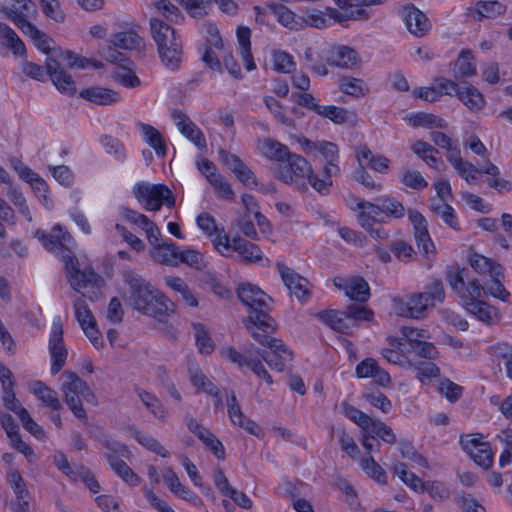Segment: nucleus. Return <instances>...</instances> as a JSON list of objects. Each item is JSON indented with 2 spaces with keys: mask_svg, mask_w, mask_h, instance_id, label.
Here are the masks:
<instances>
[{
  "mask_svg": "<svg viewBox=\"0 0 512 512\" xmlns=\"http://www.w3.org/2000/svg\"><path fill=\"white\" fill-rule=\"evenodd\" d=\"M468 260L470 266L478 274L490 277H497L502 274V266L500 264L481 254L471 253Z\"/></svg>",
  "mask_w": 512,
  "mask_h": 512,
  "instance_id": "obj_34",
  "label": "nucleus"
},
{
  "mask_svg": "<svg viewBox=\"0 0 512 512\" xmlns=\"http://www.w3.org/2000/svg\"><path fill=\"white\" fill-rule=\"evenodd\" d=\"M250 37L251 31L249 28L239 27L237 29V39L239 43L240 54L244 62V65L248 71H251L256 68L251 54Z\"/></svg>",
  "mask_w": 512,
  "mask_h": 512,
  "instance_id": "obj_42",
  "label": "nucleus"
},
{
  "mask_svg": "<svg viewBox=\"0 0 512 512\" xmlns=\"http://www.w3.org/2000/svg\"><path fill=\"white\" fill-rule=\"evenodd\" d=\"M237 294L241 302L251 310V314L267 313L271 299L259 287L243 283L238 287Z\"/></svg>",
  "mask_w": 512,
  "mask_h": 512,
  "instance_id": "obj_14",
  "label": "nucleus"
},
{
  "mask_svg": "<svg viewBox=\"0 0 512 512\" xmlns=\"http://www.w3.org/2000/svg\"><path fill=\"white\" fill-rule=\"evenodd\" d=\"M128 284L131 289L130 303L135 310L159 320L172 311L171 302L143 278L128 275Z\"/></svg>",
  "mask_w": 512,
  "mask_h": 512,
  "instance_id": "obj_2",
  "label": "nucleus"
},
{
  "mask_svg": "<svg viewBox=\"0 0 512 512\" xmlns=\"http://www.w3.org/2000/svg\"><path fill=\"white\" fill-rule=\"evenodd\" d=\"M339 289L345 292V295L351 300L365 302L370 296L368 283L362 277H352L339 285Z\"/></svg>",
  "mask_w": 512,
  "mask_h": 512,
  "instance_id": "obj_32",
  "label": "nucleus"
},
{
  "mask_svg": "<svg viewBox=\"0 0 512 512\" xmlns=\"http://www.w3.org/2000/svg\"><path fill=\"white\" fill-rule=\"evenodd\" d=\"M96 440L101 444L102 447L108 450L106 454H113L116 457H128L130 451L128 448L115 440L111 435L106 432H100L96 435Z\"/></svg>",
  "mask_w": 512,
  "mask_h": 512,
  "instance_id": "obj_51",
  "label": "nucleus"
},
{
  "mask_svg": "<svg viewBox=\"0 0 512 512\" xmlns=\"http://www.w3.org/2000/svg\"><path fill=\"white\" fill-rule=\"evenodd\" d=\"M403 15L406 27L412 35L423 37L431 29V23L428 17L416 7H405Z\"/></svg>",
  "mask_w": 512,
  "mask_h": 512,
  "instance_id": "obj_23",
  "label": "nucleus"
},
{
  "mask_svg": "<svg viewBox=\"0 0 512 512\" xmlns=\"http://www.w3.org/2000/svg\"><path fill=\"white\" fill-rule=\"evenodd\" d=\"M111 43L118 48L132 50L142 44V38L133 30L116 33L111 38Z\"/></svg>",
  "mask_w": 512,
  "mask_h": 512,
  "instance_id": "obj_50",
  "label": "nucleus"
},
{
  "mask_svg": "<svg viewBox=\"0 0 512 512\" xmlns=\"http://www.w3.org/2000/svg\"><path fill=\"white\" fill-rule=\"evenodd\" d=\"M80 97L97 105H112L120 101V94L105 87H90L80 91Z\"/></svg>",
  "mask_w": 512,
  "mask_h": 512,
  "instance_id": "obj_26",
  "label": "nucleus"
},
{
  "mask_svg": "<svg viewBox=\"0 0 512 512\" xmlns=\"http://www.w3.org/2000/svg\"><path fill=\"white\" fill-rule=\"evenodd\" d=\"M481 434L461 436L460 443L465 452L479 466L488 469L493 463V452L488 442H484Z\"/></svg>",
  "mask_w": 512,
  "mask_h": 512,
  "instance_id": "obj_10",
  "label": "nucleus"
},
{
  "mask_svg": "<svg viewBox=\"0 0 512 512\" xmlns=\"http://www.w3.org/2000/svg\"><path fill=\"white\" fill-rule=\"evenodd\" d=\"M476 74V63L473 53L469 49H464L460 52L454 65V76L471 77Z\"/></svg>",
  "mask_w": 512,
  "mask_h": 512,
  "instance_id": "obj_38",
  "label": "nucleus"
},
{
  "mask_svg": "<svg viewBox=\"0 0 512 512\" xmlns=\"http://www.w3.org/2000/svg\"><path fill=\"white\" fill-rule=\"evenodd\" d=\"M401 183L414 190H422L428 186V182L419 171L410 169L403 170L401 174Z\"/></svg>",
  "mask_w": 512,
  "mask_h": 512,
  "instance_id": "obj_57",
  "label": "nucleus"
},
{
  "mask_svg": "<svg viewBox=\"0 0 512 512\" xmlns=\"http://www.w3.org/2000/svg\"><path fill=\"white\" fill-rule=\"evenodd\" d=\"M112 78L127 88H135L141 84L140 79L133 72L132 65H128V68H119L112 72Z\"/></svg>",
  "mask_w": 512,
  "mask_h": 512,
  "instance_id": "obj_56",
  "label": "nucleus"
},
{
  "mask_svg": "<svg viewBox=\"0 0 512 512\" xmlns=\"http://www.w3.org/2000/svg\"><path fill=\"white\" fill-rule=\"evenodd\" d=\"M164 282L169 288L180 294L182 300L187 306L196 307L198 305L197 298L182 278L166 276L164 278Z\"/></svg>",
  "mask_w": 512,
  "mask_h": 512,
  "instance_id": "obj_41",
  "label": "nucleus"
},
{
  "mask_svg": "<svg viewBox=\"0 0 512 512\" xmlns=\"http://www.w3.org/2000/svg\"><path fill=\"white\" fill-rule=\"evenodd\" d=\"M136 393L140 401L150 411V413L154 415V417L162 421L166 419L168 412L162 402L155 395L143 389H137Z\"/></svg>",
  "mask_w": 512,
  "mask_h": 512,
  "instance_id": "obj_44",
  "label": "nucleus"
},
{
  "mask_svg": "<svg viewBox=\"0 0 512 512\" xmlns=\"http://www.w3.org/2000/svg\"><path fill=\"white\" fill-rule=\"evenodd\" d=\"M273 12L277 21L291 30L302 28V16L296 15L284 5L275 6Z\"/></svg>",
  "mask_w": 512,
  "mask_h": 512,
  "instance_id": "obj_48",
  "label": "nucleus"
},
{
  "mask_svg": "<svg viewBox=\"0 0 512 512\" xmlns=\"http://www.w3.org/2000/svg\"><path fill=\"white\" fill-rule=\"evenodd\" d=\"M317 317L337 332L349 334L352 329V321L346 312L338 310L322 311L317 314Z\"/></svg>",
  "mask_w": 512,
  "mask_h": 512,
  "instance_id": "obj_30",
  "label": "nucleus"
},
{
  "mask_svg": "<svg viewBox=\"0 0 512 512\" xmlns=\"http://www.w3.org/2000/svg\"><path fill=\"white\" fill-rule=\"evenodd\" d=\"M430 210L453 230L460 229L455 210L446 202L431 199Z\"/></svg>",
  "mask_w": 512,
  "mask_h": 512,
  "instance_id": "obj_37",
  "label": "nucleus"
},
{
  "mask_svg": "<svg viewBox=\"0 0 512 512\" xmlns=\"http://www.w3.org/2000/svg\"><path fill=\"white\" fill-rule=\"evenodd\" d=\"M30 392L33 393L46 407H49L54 411L61 409L62 405L57 392L48 387L44 382L34 381L31 383Z\"/></svg>",
  "mask_w": 512,
  "mask_h": 512,
  "instance_id": "obj_33",
  "label": "nucleus"
},
{
  "mask_svg": "<svg viewBox=\"0 0 512 512\" xmlns=\"http://www.w3.org/2000/svg\"><path fill=\"white\" fill-rule=\"evenodd\" d=\"M274 69L282 73H290L294 68V61L290 54L281 50L272 52Z\"/></svg>",
  "mask_w": 512,
  "mask_h": 512,
  "instance_id": "obj_62",
  "label": "nucleus"
},
{
  "mask_svg": "<svg viewBox=\"0 0 512 512\" xmlns=\"http://www.w3.org/2000/svg\"><path fill=\"white\" fill-rule=\"evenodd\" d=\"M49 350L51 354V373L55 375L65 365L68 355L63 341V326L59 317H56L52 322Z\"/></svg>",
  "mask_w": 512,
  "mask_h": 512,
  "instance_id": "obj_12",
  "label": "nucleus"
},
{
  "mask_svg": "<svg viewBox=\"0 0 512 512\" xmlns=\"http://www.w3.org/2000/svg\"><path fill=\"white\" fill-rule=\"evenodd\" d=\"M381 203L382 213L387 216L400 219L405 215V208L398 200L393 197H383L379 199Z\"/></svg>",
  "mask_w": 512,
  "mask_h": 512,
  "instance_id": "obj_59",
  "label": "nucleus"
},
{
  "mask_svg": "<svg viewBox=\"0 0 512 512\" xmlns=\"http://www.w3.org/2000/svg\"><path fill=\"white\" fill-rule=\"evenodd\" d=\"M0 44L11 49L16 56H22L26 52L23 41L16 32L5 23L0 22Z\"/></svg>",
  "mask_w": 512,
  "mask_h": 512,
  "instance_id": "obj_36",
  "label": "nucleus"
},
{
  "mask_svg": "<svg viewBox=\"0 0 512 512\" xmlns=\"http://www.w3.org/2000/svg\"><path fill=\"white\" fill-rule=\"evenodd\" d=\"M196 345L200 353L210 354L214 350V343L206 328L200 324H193Z\"/></svg>",
  "mask_w": 512,
  "mask_h": 512,
  "instance_id": "obj_54",
  "label": "nucleus"
},
{
  "mask_svg": "<svg viewBox=\"0 0 512 512\" xmlns=\"http://www.w3.org/2000/svg\"><path fill=\"white\" fill-rule=\"evenodd\" d=\"M145 143L151 147L158 157H164L167 152L165 139L161 132L154 126L146 123H138Z\"/></svg>",
  "mask_w": 512,
  "mask_h": 512,
  "instance_id": "obj_31",
  "label": "nucleus"
},
{
  "mask_svg": "<svg viewBox=\"0 0 512 512\" xmlns=\"http://www.w3.org/2000/svg\"><path fill=\"white\" fill-rule=\"evenodd\" d=\"M456 96L471 111H480L485 106L482 93L467 82L459 85Z\"/></svg>",
  "mask_w": 512,
  "mask_h": 512,
  "instance_id": "obj_28",
  "label": "nucleus"
},
{
  "mask_svg": "<svg viewBox=\"0 0 512 512\" xmlns=\"http://www.w3.org/2000/svg\"><path fill=\"white\" fill-rule=\"evenodd\" d=\"M179 247L171 241H165L150 250V257L155 262L167 265L178 266Z\"/></svg>",
  "mask_w": 512,
  "mask_h": 512,
  "instance_id": "obj_29",
  "label": "nucleus"
},
{
  "mask_svg": "<svg viewBox=\"0 0 512 512\" xmlns=\"http://www.w3.org/2000/svg\"><path fill=\"white\" fill-rule=\"evenodd\" d=\"M150 28L154 41L157 44L159 57L163 65L169 70H177L183 58L182 41L174 28L164 21L152 18Z\"/></svg>",
  "mask_w": 512,
  "mask_h": 512,
  "instance_id": "obj_4",
  "label": "nucleus"
},
{
  "mask_svg": "<svg viewBox=\"0 0 512 512\" xmlns=\"http://www.w3.org/2000/svg\"><path fill=\"white\" fill-rule=\"evenodd\" d=\"M342 413L358 425L363 431L369 432L371 424H373V418L359 410L358 408L343 402L341 404Z\"/></svg>",
  "mask_w": 512,
  "mask_h": 512,
  "instance_id": "obj_47",
  "label": "nucleus"
},
{
  "mask_svg": "<svg viewBox=\"0 0 512 512\" xmlns=\"http://www.w3.org/2000/svg\"><path fill=\"white\" fill-rule=\"evenodd\" d=\"M226 395V405L228 408V415L231 422L234 425L243 424V420H245V415L242 413L241 408L238 404L236 395L233 391L225 390Z\"/></svg>",
  "mask_w": 512,
  "mask_h": 512,
  "instance_id": "obj_60",
  "label": "nucleus"
},
{
  "mask_svg": "<svg viewBox=\"0 0 512 512\" xmlns=\"http://www.w3.org/2000/svg\"><path fill=\"white\" fill-rule=\"evenodd\" d=\"M257 149L263 157L270 161L280 163V165L284 163L292 153L285 144L270 137L259 139Z\"/></svg>",
  "mask_w": 512,
  "mask_h": 512,
  "instance_id": "obj_24",
  "label": "nucleus"
},
{
  "mask_svg": "<svg viewBox=\"0 0 512 512\" xmlns=\"http://www.w3.org/2000/svg\"><path fill=\"white\" fill-rule=\"evenodd\" d=\"M134 194L149 211H158L162 205L169 208L175 205L172 191L163 184L138 183L134 188Z\"/></svg>",
  "mask_w": 512,
  "mask_h": 512,
  "instance_id": "obj_7",
  "label": "nucleus"
},
{
  "mask_svg": "<svg viewBox=\"0 0 512 512\" xmlns=\"http://www.w3.org/2000/svg\"><path fill=\"white\" fill-rule=\"evenodd\" d=\"M213 245L225 257H229L233 252H237L246 261L258 262L263 256L262 251L257 245L239 236L230 239L226 234H218L213 240Z\"/></svg>",
  "mask_w": 512,
  "mask_h": 512,
  "instance_id": "obj_8",
  "label": "nucleus"
},
{
  "mask_svg": "<svg viewBox=\"0 0 512 512\" xmlns=\"http://www.w3.org/2000/svg\"><path fill=\"white\" fill-rule=\"evenodd\" d=\"M105 459L109 463L111 469L127 484L136 486L139 484V477L134 471L119 457L113 454H104Z\"/></svg>",
  "mask_w": 512,
  "mask_h": 512,
  "instance_id": "obj_35",
  "label": "nucleus"
},
{
  "mask_svg": "<svg viewBox=\"0 0 512 512\" xmlns=\"http://www.w3.org/2000/svg\"><path fill=\"white\" fill-rule=\"evenodd\" d=\"M245 325L252 338L262 346L267 347L269 340L274 339L272 334L276 325L267 313L250 314Z\"/></svg>",
  "mask_w": 512,
  "mask_h": 512,
  "instance_id": "obj_13",
  "label": "nucleus"
},
{
  "mask_svg": "<svg viewBox=\"0 0 512 512\" xmlns=\"http://www.w3.org/2000/svg\"><path fill=\"white\" fill-rule=\"evenodd\" d=\"M393 307L397 315L406 318L420 319L426 315L429 308L433 305L429 301V296L423 292L412 293L406 297H397L393 300Z\"/></svg>",
  "mask_w": 512,
  "mask_h": 512,
  "instance_id": "obj_9",
  "label": "nucleus"
},
{
  "mask_svg": "<svg viewBox=\"0 0 512 512\" xmlns=\"http://www.w3.org/2000/svg\"><path fill=\"white\" fill-rule=\"evenodd\" d=\"M7 196L9 200L18 208V212L27 220L31 221L32 217L30 210L23 194L17 188L9 184V187L7 188Z\"/></svg>",
  "mask_w": 512,
  "mask_h": 512,
  "instance_id": "obj_61",
  "label": "nucleus"
},
{
  "mask_svg": "<svg viewBox=\"0 0 512 512\" xmlns=\"http://www.w3.org/2000/svg\"><path fill=\"white\" fill-rule=\"evenodd\" d=\"M408 217L413 225L417 246L422 252L428 255L434 250V244L430 238L427 221L417 210H408Z\"/></svg>",
  "mask_w": 512,
  "mask_h": 512,
  "instance_id": "obj_22",
  "label": "nucleus"
},
{
  "mask_svg": "<svg viewBox=\"0 0 512 512\" xmlns=\"http://www.w3.org/2000/svg\"><path fill=\"white\" fill-rule=\"evenodd\" d=\"M409 124L412 127L441 128L444 126V120L433 114L416 113L409 118Z\"/></svg>",
  "mask_w": 512,
  "mask_h": 512,
  "instance_id": "obj_55",
  "label": "nucleus"
},
{
  "mask_svg": "<svg viewBox=\"0 0 512 512\" xmlns=\"http://www.w3.org/2000/svg\"><path fill=\"white\" fill-rule=\"evenodd\" d=\"M348 17L334 8H327L326 12L320 10L307 11L302 16V28L309 26L322 29L330 26L332 23H344Z\"/></svg>",
  "mask_w": 512,
  "mask_h": 512,
  "instance_id": "obj_17",
  "label": "nucleus"
},
{
  "mask_svg": "<svg viewBox=\"0 0 512 512\" xmlns=\"http://www.w3.org/2000/svg\"><path fill=\"white\" fill-rule=\"evenodd\" d=\"M171 117L181 134L193 142L200 150L206 148L207 144L203 133L187 115L179 110H173Z\"/></svg>",
  "mask_w": 512,
  "mask_h": 512,
  "instance_id": "obj_20",
  "label": "nucleus"
},
{
  "mask_svg": "<svg viewBox=\"0 0 512 512\" xmlns=\"http://www.w3.org/2000/svg\"><path fill=\"white\" fill-rule=\"evenodd\" d=\"M7 482L15 494V501L12 503L13 510L29 512L31 496L19 471L11 468L8 471Z\"/></svg>",
  "mask_w": 512,
  "mask_h": 512,
  "instance_id": "obj_18",
  "label": "nucleus"
},
{
  "mask_svg": "<svg viewBox=\"0 0 512 512\" xmlns=\"http://www.w3.org/2000/svg\"><path fill=\"white\" fill-rule=\"evenodd\" d=\"M298 143L306 154H318L324 159L320 178H313V189L321 195L329 194L333 185L332 177L340 174L338 145L326 140L311 141L305 137L299 138Z\"/></svg>",
  "mask_w": 512,
  "mask_h": 512,
  "instance_id": "obj_3",
  "label": "nucleus"
},
{
  "mask_svg": "<svg viewBox=\"0 0 512 512\" xmlns=\"http://www.w3.org/2000/svg\"><path fill=\"white\" fill-rule=\"evenodd\" d=\"M36 236L47 250L54 253L64 263L68 282L76 292L86 296L83 289L102 286V277L92 268L79 269L78 259L72 252L73 241L69 232L58 225L52 229L51 233L37 231Z\"/></svg>",
  "mask_w": 512,
  "mask_h": 512,
  "instance_id": "obj_1",
  "label": "nucleus"
},
{
  "mask_svg": "<svg viewBox=\"0 0 512 512\" xmlns=\"http://www.w3.org/2000/svg\"><path fill=\"white\" fill-rule=\"evenodd\" d=\"M275 177L281 182L301 189H307L306 181L313 188V178H320L314 173L310 162L303 156L291 153L275 171Z\"/></svg>",
  "mask_w": 512,
  "mask_h": 512,
  "instance_id": "obj_5",
  "label": "nucleus"
},
{
  "mask_svg": "<svg viewBox=\"0 0 512 512\" xmlns=\"http://www.w3.org/2000/svg\"><path fill=\"white\" fill-rule=\"evenodd\" d=\"M75 317L81 327L88 324H96L95 318L88 305L80 297L73 302Z\"/></svg>",
  "mask_w": 512,
  "mask_h": 512,
  "instance_id": "obj_58",
  "label": "nucleus"
},
{
  "mask_svg": "<svg viewBox=\"0 0 512 512\" xmlns=\"http://www.w3.org/2000/svg\"><path fill=\"white\" fill-rule=\"evenodd\" d=\"M486 294L484 287L477 281L471 280L465 283L461 291L458 293L463 306H466L468 302H476L482 300Z\"/></svg>",
  "mask_w": 512,
  "mask_h": 512,
  "instance_id": "obj_52",
  "label": "nucleus"
},
{
  "mask_svg": "<svg viewBox=\"0 0 512 512\" xmlns=\"http://www.w3.org/2000/svg\"><path fill=\"white\" fill-rule=\"evenodd\" d=\"M361 468L378 483H386V473L383 468L375 462L372 457H367L361 460Z\"/></svg>",
  "mask_w": 512,
  "mask_h": 512,
  "instance_id": "obj_63",
  "label": "nucleus"
},
{
  "mask_svg": "<svg viewBox=\"0 0 512 512\" xmlns=\"http://www.w3.org/2000/svg\"><path fill=\"white\" fill-rule=\"evenodd\" d=\"M455 501L463 512H486V509L479 501L470 494L459 493Z\"/></svg>",
  "mask_w": 512,
  "mask_h": 512,
  "instance_id": "obj_64",
  "label": "nucleus"
},
{
  "mask_svg": "<svg viewBox=\"0 0 512 512\" xmlns=\"http://www.w3.org/2000/svg\"><path fill=\"white\" fill-rule=\"evenodd\" d=\"M267 348L270 349V355L262 354V359L271 369L282 372L287 363L292 361V351L283 343L282 340L274 338L269 340Z\"/></svg>",
  "mask_w": 512,
  "mask_h": 512,
  "instance_id": "obj_21",
  "label": "nucleus"
},
{
  "mask_svg": "<svg viewBox=\"0 0 512 512\" xmlns=\"http://www.w3.org/2000/svg\"><path fill=\"white\" fill-rule=\"evenodd\" d=\"M339 89L352 97L360 98L368 92L367 84L362 80L354 77L345 76L339 80Z\"/></svg>",
  "mask_w": 512,
  "mask_h": 512,
  "instance_id": "obj_46",
  "label": "nucleus"
},
{
  "mask_svg": "<svg viewBox=\"0 0 512 512\" xmlns=\"http://www.w3.org/2000/svg\"><path fill=\"white\" fill-rule=\"evenodd\" d=\"M478 20L482 18H495L506 11V6L498 1H480L475 7Z\"/></svg>",
  "mask_w": 512,
  "mask_h": 512,
  "instance_id": "obj_53",
  "label": "nucleus"
},
{
  "mask_svg": "<svg viewBox=\"0 0 512 512\" xmlns=\"http://www.w3.org/2000/svg\"><path fill=\"white\" fill-rule=\"evenodd\" d=\"M189 375L190 380L195 387L214 396L217 400V404L222 403V396L217 387L197 367H190Z\"/></svg>",
  "mask_w": 512,
  "mask_h": 512,
  "instance_id": "obj_39",
  "label": "nucleus"
},
{
  "mask_svg": "<svg viewBox=\"0 0 512 512\" xmlns=\"http://www.w3.org/2000/svg\"><path fill=\"white\" fill-rule=\"evenodd\" d=\"M222 355L239 368H249L259 379L265 381L268 385L273 383V379L266 370L262 360L250 354L248 350L245 351V354H242L233 347H228L222 350Z\"/></svg>",
  "mask_w": 512,
  "mask_h": 512,
  "instance_id": "obj_11",
  "label": "nucleus"
},
{
  "mask_svg": "<svg viewBox=\"0 0 512 512\" xmlns=\"http://www.w3.org/2000/svg\"><path fill=\"white\" fill-rule=\"evenodd\" d=\"M464 307L467 312L473 315L477 320L486 324L493 323L497 318L496 309L483 300L468 302Z\"/></svg>",
  "mask_w": 512,
  "mask_h": 512,
  "instance_id": "obj_40",
  "label": "nucleus"
},
{
  "mask_svg": "<svg viewBox=\"0 0 512 512\" xmlns=\"http://www.w3.org/2000/svg\"><path fill=\"white\" fill-rule=\"evenodd\" d=\"M393 471L403 483L415 492H423L425 490L423 481L414 473L408 471L406 464L401 462L396 463L393 467Z\"/></svg>",
  "mask_w": 512,
  "mask_h": 512,
  "instance_id": "obj_49",
  "label": "nucleus"
},
{
  "mask_svg": "<svg viewBox=\"0 0 512 512\" xmlns=\"http://www.w3.org/2000/svg\"><path fill=\"white\" fill-rule=\"evenodd\" d=\"M47 73L56 88L63 94L73 95L76 92V85L71 75L63 70L57 60L48 57L45 62Z\"/></svg>",
  "mask_w": 512,
  "mask_h": 512,
  "instance_id": "obj_19",
  "label": "nucleus"
},
{
  "mask_svg": "<svg viewBox=\"0 0 512 512\" xmlns=\"http://www.w3.org/2000/svg\"><path fill=\"white\" fill-rule=\"evenodd\" d=\"M277 268L290 294L299 301H305L310 292L309 281L283 263H278Z\"/></svg>",
  "mask_w": 512,
  "mask_h": 512,
  "instance_id": "obj_15",
  "label": "nucleus"
},
{
  "mask_svg": "<svg viewBox=\"0 0 512 512\" xmlns=\"http://www.w3.org/2000/svg\"><path fill=\"white\" fill-rule=\"evenodd\" d=\"M130 432L133 438L146 449L164 458L169 456V452L164 448V446H162L160 442L150 434L144 433L135 427H131Z\"/></svg>",
  "mask_w": 512,
  "mask_h": 512,
  "instance_id": "obj_45",
  "label": "nucleus"
},
{
  "mask_svg": "<svg viewBox=\"0 0 512 512\" xmlns=\"http://www.w3.org/2000/svg\"><path fill=\"white\" fill-rule=\"evenodd\" d=\"M356 158L359 166L370 167L379 173H386L389 170L390 160L385 156L373 154L366 145L357 147Z\"/></svg>",
  "mask_w": 512,
  "mask_h": 512,
  "instance_id": "obj_25",
  "label": "nucleus"
},
{
  "mask_svg": "<svg viewBox=\"0 0 512 512\" xmlns=\"http://www.w3.org/2000/svg\"><path fill=\"white\" fill-rule=\"evenodd\" d=\"M329 65L341 69H353L361 64V57L353 48L346 45H332L326 52Z\"/></svg>",
  "mask_w": 512,
  "mask_h": 512,
  "instance_id": "obj_16",
  "label": "nucleus"
},
{
  "mask_svg": "<svg viewBox=\"0 0 512 512\" xmlns=\"http://www.w3.org/2000/svg\"><path fill=\"white\" fill-rule=\"evenodd\" d=\"M63 376L65 377V381L62 384L61 390L66 404L75 417L78 419H86V412L82 406L81 397L89 403L96 404L95 394L87 383L76 373L65 371Z\"/></svg>",
  "mask_w": 512,
  "mask_h": 512,
  "instance_id": "obj_6",
  "label": "nucleus"
},
{
  "mask_svg": "<svg viewBox=\"0 0 512 512\" xmlns=\"http://www.w3.org/2000/svg\"><path fill=\"white\" fill-rule=\"evenodd\" d=\"M409 367L413 368L416 372L417 379L423 384L427 385L431 379L440 375L439 367L430 361H408Z\"/></svg>",
  "mask_w": 512,
  "mask_h": 512,
  "instance_id": "obj_43",
  "label": "nucleus"
},
{
  "mask_svg": "<svg viewBox=\"0 0 512 512\" xmlns=\"http://www.w3.org/2000/svg\"><path fill=\"white\" fill-rule=\"evenodd\" d=\"M0 382L3 389V401L7 409L13 411L17 416L20 414V410L25 408L16 399L13 391L14 382L12 381V373L6 367L0 368Z\"/></svg>",
  "mask_w": 512,
  "mask_h": 512,
  "instance_id": "obj_27",
  "label": "nucleus"
}]
</instances>
